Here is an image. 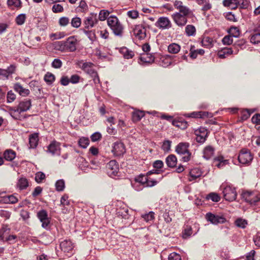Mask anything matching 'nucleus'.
<instances>
[{"mask_svg":"<svg viewBox=\"0 0 260 260\" xmlns=\"http://www.w3.org/2000/svg\"><path fill=\"white\" fill-rule=\"evenodd\" d=\"M107 23L115 36H122L124 28L116 16L111 15L109 17Z\"/></svg>","mask_w":260,"mask_h":260,"instance_id":"obj_1","label":"nucleus"},{"mask_svg":"<svg viewBox=\"0 0 260 260\" xmlns=\"http://www.w3.org/2000/svg\"><path fill=\"white\" fill-rule=\"evenodd\" d=\"M190 144L188 142H180L175 147V152L179 155H185L180 159L183 162H188L190 160L191 153L189 150Z\"/></svg>","mask_w":260,"mask_h":260,"instance_id":"obj_2","label":"nucleus"},{"mask_svg":"<svg viewBox=\"0 0 260 260\" xmlns=\"http://www.w3.org/2000/svg\"><path fill=\"white\" fill-rule=\"evenodd\" d=\"M253 159V156L248 149H242L238 156V160L243 165H249Z\"/></svg>","mask_w":260,"mask_h":260,"instance_id":"obj_3","label":"nucleus"},{"mask_svg":"<svg viewBox=\"0 0 260 260\" xmlns=\"http://www.w3.org/2000/svg\"><path fill=\"white\" fill-rule=\"evenodd\" d=\"M119 170V164L116 160H111L106 165L107 173L110 177L118 176Z\"/></svg>","mask_w":260,"mask_h":260,"instance_id":"obj_4","label":"nucleus"},{"mask_svg":"<svg viewBox=\"0 0 260 260\" xmlns=\"http://www.w3.org/2000/svg\"><path fill=\"white\" fill-rule=\"evenodd\" d=\"M111 152L115 156L120 157L123 156L126 152L124 143L121 141L115 142L113 144Z\"/></svg>","mask_w":260,"mask_h":260,"instance_id":"obj_5","label":"nucleus"},{"mask_svg":"<svg viewBox=\"0 0 260 260\" xmlns=\"http://www.w3.org/2000/svg\"><path fill=\"white\" fill-rule=\"evenodd\" d=\"M66 52H75L77 50L78 40L76 36H70L64 40Z\"/></svg>","mask_w":260,"mask_h":260,"instance_id":"obj_6","label":"nucleus"},{"mask_svg":"<svg viewBox=\"0 0 260 260\" xmlns=\"http://www.w3.org/2000/svg\"><path fill=\"white\" fill-rule=\"evenodd\" d=\"M171 18L175 23L179 27H183L187 23L188 16H185L180 13H174L171 15Z\"/></svg>","mask_w":260,"mask_h":260,"instance_id":"obj_7","label":"nucleus"},{"mask_svg":"<svg viewBox=\"0 0 260 260\" xmlns=\"http://www.w3.org/2000/svg\"><path fill=\"white\" fill-rule=\"evenodd\" d=\"M194 134L196 136V141L199 143L203 144L205 142L208 137V129L204 127H200L194 131Z\"/></svg>","mask_w":260,"mask_h":260,"instance_id":"obj_8","label":"nucleus"},{"mask_svg":"<svg viewBox=\"0 0 260 260\" xmlns=\"http://www.w3.org/2000/svg\"><path fill=\"white\" fill-rule=\"evenodd\" d=\"M155 25L161 29H169L172 27L170 19L167 17H160L155 23Z\"/></svg>","mask_w":260,"mask_h":260,"instance_id":"obj_9","label":"nucleus"},{"mask_svg":"<svg viewBox=\"0 0 260 260\" xmlns=\"http://www.w3.org/2000/svg\"><path fill=\"white\" fill-rule=\"evenodd\" d=\"M205 217L207 221L214 224L223 223L226 221L225 218L223 216L215 215L210 212L207 213Z\"/></svg>","mask_w":260,"mask_h":260,"instance_id":"obj_10","label":"nucleus"},{"mask_svg":"<svg viewBox=\"0 0 260 260\" xmlns=\"http://www.w3.org/2000/svg\"><path fill=\"white\" fill-rule=\"evenodd\" d=\"M46 152L51 153L53 155L55 154L60 155V143L56 142L55 140L52 141L47 146Z\"/></svg>","mask_w":260,"mask_h":260,"instance_id":"obj_11","label":"nucleus"},{"mask_svg":"<svg viewBox=\"0 0 260 260\" xmlns=\"http://www.w3.org/2000/svg\"><path fill=\"white\" fill-rule=\"evenodd\" d=\"M135 36L142 40L146 37V29L143 25H137L133 29Z\"/></svg>","mask_w":260,"mask_h":260,"instance_id":"obj_12","label":"nucleus"},{"mask_svg":"<svg viewBox=\"0 0 260 260\" xmlns=\"http://www.w3.org/2000/svg\"><path fill=\"white\" fill-rule=\"evenodd\" d=\"M98 22L96 19V14L94 13H91L90 16L86 17L84 21L85 25V28L86 29H89L93 27L94 24L97 23Z\"/></svg>","mask_w":260,"mask_h":260,"instance_id":"obj_13","label":"nucleus"},{"mask_svg":"<svg viewBox=\"0 0 260 260\" xmlns=\"http://www.w3.org/2000/svg\"><path fill=\"white\" fill-rule=\"evenodd\" d=\"M93 65V64L92 62H86L83 63L81 67L82 70L91 78L95 77V76H96L97 74H98L95 70L91 68Z\"/></svg>","mask_w":260,"mask_h":260,"instance_id":"obj_14","label":"nucleus"},{"mask_svg":"<svg viewBox=\"0 0 260 260\" xmlns=\"http://www.w3.org/2000/svg\"><path fill=\"white\" fill-rule=\"evenodd\" d=\"M37 216L42 222V227L46 228L50 223L47 212L44 210H41L38 213Z\"/></svg>","mask_w":260,"mask_h":260,"instance_id":"obj_15","label":"nucleus"},{"mask_svg":"<svg viewBox=\"0 0 260 260\" xmlns=\"http://www.w3.org/2000/svg\"><path fill=\"white\" fill-rule=\"evenodd\" d=\"M31 107V100L30 99H24L20 101L18 105V108L20 112H26Z\"/></svg>","mask_w":260,"mask_h":260,"instance_id":"obj_16","label":"nucleus"},{"mask_svg":"<svg viewBox=\"0 0 260 260\" xmlns=\"http://www.w3.org/2000/svg\"><path fill=\"white\" fill-rule=\"evenodd\" d=\"M203 174L201 170L198 168H194L190 170L189 173V181H195L197 178H200Z\"/></svg>","mask_w":260,"mask_h":260,"instance_id":"obj_17","label":"nucleus"},{"mask_svg":"<svg viewBox=\"0 0 260 260\" xmlns=\"http://www.w3.org/2000/svg\"><path fill=\"white\" fill-rule=\"evenodd\" d=\"M60 247L64 252H70L73 249V245L70 240H64L60 243Z\"/></svg>","mask_w":260,"mask_h":260,"instance_id":"obj_18","label":"nucleus"},{"mask_svg":"<svg viewBox=\"0 0 260 260\" xmlns=\"http://www.w3.org/2000/svg\"><path fill=\"white\" fill-rule=\"evenodd\" d=\"M172 124L181 129H185L188 126V123L182 118L172 120Z\"/></svg>","mask_w":260,"mask_h":260,"instance_id":"obj_19","label":"nucleus"},{"mask_svg":"<svg viewBox=\"0 0 260 260\" xmlns=\"http://www.w3.org/2000/svg\"><path fill=\"white\" fill-rule=\"evenodd\" d=\"M39 142V133H35L29 136V148L35 149L38 145Z\"/></svg>","mask_w":260,"mask_h":260,"instance_id":"obj_20","label":"nucleus"},{"mask_svg":"<svg viewBox=\"0 0 260 260\" xmlns=\"http://www.w3.org/2000/svg\"><path fill=\"white\" fill-rule=\"evenodd\" d=\"M215 148L211 145H208L203 150V157L209 160L213 156Z\"/></svg>","mask_w":260,"mask_h":260,"instance_id":"obj_21","label":"nucleus"},{"mask_svg":"<svg viewBox=\"0 0 260 260\" xmlns=\"http://www.w3.org/2000/svg\"><path fill=\"white\" fill-rule=\"evenodd\" d=\"M247 41L245 39H241L234 42L233 46L236 49L235 53L237 54L239 51V48L244 49L246 48Z\"/></svg>","mask_w":260,"mask_h":260,"instance_id":"obj_22","label":"nucleus"},{"mask_svg":"<svg viewBox=\"0 0 260 260\" xmlns=\"http://www.w3.org/2000/svg\"><path fill=\"white\" fill-rule=\"evenodd\" d=\"M177 159L174 154H170L166 158V163L167 166L170 168H174L176 167Z\"/></svg>","mask_w":260,"mask_h":260,"instance_id":"obj_23","label":"nucleus"},{"mask_svg":"<svg viewBox=\"0 0 260 260\" xmlns=\"http://www.w3.org/2000/svg\"><path fill=\"white\" fill-rule=\"evenodd\" d=\"M234 51L232 48L225 47L219 50L217 55L220 58H225L228 56L233 53Z\"/></svg>","mask_w":260,"mask_h":260,"instance_id":"obj_24","label":"nucleus"},{"mask_svg":"<svg viewBox=\"0 0 260 260\" xmlns=\"http://www.w3.org/2000/svg\"><path fill=\"white\" fill-rule=\"evenodd\" d=\"M140 60L144 63H152L154 62L155 57L152 54L146 53L141 55Z\"/></svg>","mask_w":260,"mask_h":260,"instance_id":"obj_25","label":"nucleus"},{"mask_svg":"<svg viewBox=\"0 0 260 260\" xmlns=\"http://www.w3.org/2000/svg\"><path fill=\"white\" fill-rule=\"evenodd\" d=\"M16 156L15 151L12 149H7L3 153L4 158L7 161H12Z\"/></svg>","mask_w":260,"mask_h":260,"instance_id":"obj_26","label":"nucleus"},{"mask_svg":"<svg viewBox=\"0 0 260 260\" xmlns=\"http://www.w3.org/2000/svg\"><path fill=\"white\" fill-rule=\"evenodd\" d=\"M145 116L143 111L137 110L132 112V120L134 122L139 121Z\"/></svg>","mask_w":260,"mask_h":260,"instance_id":"obj_27","label":"nucleus"},{"mask_svg":"<svg viewBox=\"0 0 260 260\" xmlns=\"http://www.w3.org/2000/svg\"><path fill=\"white\" fill-rule=\"evenodd\" d=\"M223 195H229L231 194H234V195H237L236 188L233 187L232 185H226L223 188L222 191Z\"/></svg>","mask_w":260,"mask_h":260,"instance_id":"obj_28","label":"nucleus"},{"mask_svg":"<svg viewBox=\"0 0 260 260\" xmlns=\"http://www.w3.org/2000/svg\"><path fill=\"white\" fill-rule=\"evenodd\" d=\"M18 199L16 196H3L0 201L5 204H14L18 201Z\"/></svg>","mask_w":260,"mask_h":260,"instance_id":"obj_29","label":"nucleus"},{"mask_svg":"<svg viewBox=\"0 0 260 260\" xmlns=\"http://www.w3.org/2000/svg\"><path fill=\"white\" fill-rule=\"evenodd\" d=\"M202 46L207 48H210L213 47V40L209 37H204L202 41Z\"/></svg>","mask_w":260,"mask_h":260,"instance_id":"obj_30","label":"nucleus"},{"mask_svg":"<svg viewBox=\"0 0 260 260\" xmlns=\"http://www.w3.org/2000/svg\"><path fill=\"white\" fill-rule=\"evenodd\" d=\"M78 143L80 147L85 149L89 144V139L88 137H81L79 139Z\"/></svg>","mask_w":260,"mask_h":260,"instance_id":"obj_31","label":"nucleus"},{"mask_svg":"<svg viewBox=\"0 0 260 260\" xmlns=\"http://www.w3.org/2000/svg\"><path fill=\"white\" fill-rule=\"evenodd\" d=\"M168 50L172 54L177 53L180 50V46L176 43H172L168 46Z\"/></svg>","mask_w":260,"mask_h":260,"instance_id":"obj_32","label":"nucleus"},{"mask_svg":"<svg viewBox=\"0 0 260 260\" xmlns=\"http://www.w3.org/2000/svg\"><path fill=\"white\" fill-rule=\"evenodd\" d=\"M196 29L194 25L188 24L186 26L185 33L187 36H194L196 35Z\"/></svg>","mask_w":260,"mask_h":260,"instance_id":"obj_33","label":"nucleus"},{"mask_svg":"<svg viewBox=\"0 0 260 260\" xmlns=\"http://www.w3.org/2000/svg\"><path fill=\"white\" fill-rule=\"evenodd\" d=\"M44 80L48 85H51L55 80V76L50 72H47L44 77Z\"/></svg>","mask_w":260,"mask_h":260,"instance_id":"obj_34","label":"nucleus"},{"mask_svg":"<svg viewBox=\"0 0 260 260\" xmlns=\"http://www.w3.org/2000/svg\"><path fill=\"white\" fill-rule=\"evenodd\" d=\"M228 32L233 37L238 38L240 34V30L238 27L232 26L228 29Z\"/></svg>","mask_w":260,"mask_h":260,"instance_id":"obj_35","label":"nucleus"},{"mask_svg":"<svg viewBox=\"0 0 260 260\" xmlns=\"http://www.w3.org/2000/svg\"><path fill=\"white\" fill-rule=\"evenodd\" d=\"M148 176L142 174H140L135 178V181L136 182L140 183L141 184L145 186L147 183Z\"/></svg>","mask_w":260,"mask_h":260,"instance_id":"obj_36","label":"nucleus"},{"mask_svg":"<svg viewBox=\"0 0 260 260\" xmlns=\"http://www.w3.org/2000/svg\"><path fill=\"white\" fill-rule=\"evenodd\" d=\"M28 186V180L25 178H21L17 183V186L20 189H25Z\"/></svg>","mask_w":260,"mask_h":260,"instance_id":"obj_37","label":"nucleus"},{"mask_svg":"<svg viewBox=\"0 0 260 260\" xmlns=\"http://www.w3.org/2000/svg\"><path fill=\"white\" fill-rule=\"evenodd\" d=\"M54 46L55 49L61 52H66L64 41H57L54 42Z\"/></svg>","mask_w":260,"mask_h":260,"instance_id":"obj_38","label":"nucleus"},{"mask_svg":"<svg viewBox=\"0 0 260 260\" xmlns=\"http://www.w3.org/2000/svg\"><path fill=\"white\" fill-rule=\"evenodd\" d=\"M55 189L57 191H62L65 188V182L63 179L58 180L55 184Z\"/></svg>","mask_w":260,"mask_h":260,"instance_id":"obj_39","label":"nucleus"},{"mask_svg":"<svg viewBox=\"0 0 260 260\" xmlns=\"http://www.w3.org/2000/svg\"><path fill=\"white\" fill-rule=\"evenodd\" d=\"M250 38V42L253 44H260V31L256 32Z\"/></svg>","mask_w":260,"mask_h":260,"instance_id":"obj_40","label":"nucleus"},{"mask_svg":"<svg viewBox=\"0 0 260 260\" xmlns=\"http://www.w3.org/2000/svg\"><path fill=\"white\" fill-rule=\"evenodd\" d=\"M117 215L122 218L127 219L128 217V210L124 208H120L117 211Z\"/></svg>","mask_w":260,"mask_h":260,"instance_id":"obj_41","label":"nucleus"},{"mask_svg":"<svg viewBox=\"0 0 260 260\" xmlns=\"http://www.w3.org/2000/svg\"><path fill=\"white\" fill-rule=\"evenodd\" d=\"M163 178V176L159 179V180L157 181L155 179H151L150 177L148 176L147 183L145 184L146 187H153L156 185L159 181H160Z\"/></svg>","mask_w":260,"mask_h":260,"instance_id":"obj_42","label":"nucleus"},{"mask_svg":"<svg viewBox=\"0 0 260 260\" xmlns=\"http://www.w3.org/2000/svg\"><path fill=\"white\" fill-rule=\"evenodd\" d=\"M26 18V17L25 14H20L15 19L16 23L18 25H21L24 23Z\"/></svg>","mask_w":260,"mask_h":260,"instance_id":"obj_43","label":"nucleus"},{"mask_svg":"<svg viewBox=\"0 0 260 260\" xmlns=\"http://www.w3.org/2000/svg\"><path fill=\"white\" fill-rule=\"evenodd\" d=\"M110 12L107 10H102L100 11L99 15V19L101 21H104L106 19H108Z\"/></svg>","mask_w":260,"mask_h":260,"instance_id":"obj_44","label":"nucleus"},{"mask_svg":"<svg viewBox=\"0 0 260 260\" xmlns=\"http://www.w3.org/2000/svg\"><path fill=\"white\" fill-rule=\"evenodd\" d=\"M83 32L87 36L89 39L93 42L96 39V37L94 30H86L84 29Z\"/></svg>","mask_w":260,"mask_h":260,"instance_id":"obj_45","label":"nucleus"},{"mask_svg":"<svg viewBox=\"0 0 260 260\" xmlns=\"http://www.w3.org/2000/svg\"><path fill=\"white\" fill-rule=\"evenodd\" d=\"M172 141L169 140H166L162 142L161 149L165 152H169L171 150Z\"/></svg>","mask_w":260,"mask_h":260,"instance_id":"obj_46","label":"nucleus"},{"mask_svg":"<svg viewBox=\"0 0 260 260\" xmlns=\"http://www.w3.org/2000/svg\"><path fill=\"white\" fill-rule=\"evenodd\" d=\"M179 12L183 15L188 16L190 14H192V11L186 6H182L179 9Z\"/></svg>","mask_w":260,"mask_h":260,"instance_id":"obj_47","label":"nucleus"},{"mask_svg":"<svg viewBox=\"0 0 260 260\" xmlns=\"http://www.w3.org/2000/svg\"><path fill=\"white\" fill-rule=\"evenodd\" d=\"M7 4L9 6H15L16 8H21V2L20 0H8Z\"/></svg>","mask_w":260,"mask_h":260,"instance_id":"obj_48","label":"nucleus"},{"mask_svg":"<svg viewBox=\"0 0 260 260\" xmlns=\"http://www.w3.org/2000/svg\"><path fill=\"white\" fill-rule=\"evenodd\" d=\"M71 25L75 28H78L81 24V19L80 18L76 17L72 18L71 20Z\"/></svg>","mask_w":260,"mask_h":260,"instance_id":"obj_49","label":"nucleus"},{"mask_svg":"<svg viewBox=\"0 0 260 260\" xmlns=\"http://www.w3.org/2000/svg\"><path fill=\"white\" fill-rule=\"evenodd\" d=\"M235 224L237 226L244 229L247 225V221L246 220L238 218L235 221Z\"/></svg>","mask_w":260,"mask_h":260,"instance_id":"obj_50","label":"nucleus"},{"mask_svg":"<svg viewBox=\"0 0 260 260\" xmlns=\"http://www.w3.org/2000/svg\"><path fill=\"white\" fill-rule=\"evenodd\" d=\"M222 42L224 45H230L231 44H234L233 37L231 35H228L224 36L222 40Z\"/></svg>","mask_w":260,"mask_h":260,"instance_id":"obj_51","label":"nucleus"},{"mask_svg":"<svg viewBox=\"0 0 260 260\" xmlns=\"http://www.w3.org/2000/svg\"><path fill=\"white\" fill-rule=\"evenodd\" d=\"M142 217L147 222L151 221L154 218V213L152 211H150L147 214L142 215Z\"/></svg>","mask_w":260,"mask_h":260,"instance_id":"obj_52","label":"nucleus"},{"mask_svg":"<svg viewBox=\"0 0 260 260\" xmlns=\"http://www.w3.org/2000/svg\"><path fill=\"white\" fill-rule=\"evenodd\" d=\"M52 6V10L54 13L62 12L64 10L63 6L60 4L54 3Z\"/></svg>","mask_w":260,"mask_h":260,"instance_id":"obj_53","label":"nucleus"},{"mask_svg":"<svg viewBox=\"0 0 260 260\" xmlns=\"http://www.w3.org/2000/svg\"><path fill=\"white\" fill-rule=\"evenodd\" d=\"M241 119L242 121H245L250 117V114L246 109H242L240 112Z\"/></svg>","mask_w":260,"mask_h":260,"instance_id":"obj_54","label":"nucleus"},{"mask_svg":"<svg viewBox=\"0 0 260 260\" xmlns=\"http://www.w3.org/2000/svg\"><path fill=\"white\" fill-rule=\"evenodd\" d=\"M102 136L100 132H96L92 134L90 136L92 142H95L101 140Z\"/></svg>","mask_w":260,"mask_h":260,"instance_id":"obj_55","label":"nucleus"},{"mask_svg":"<svg viewBox=\"0 0 260 260\" xmlns=\"http://www.w3.org/2000/svg\"><path fill=\"white\" fill-rule=\"evenodd\" d=\"M45 178V175L44 173L42 172H38L35 175V181L37 183H41L42 182V180H44Z\"/></svg>","mask_w":260,"mask_h":260,"instance_id":"obj_56","label":"nucleus"},{"mask_svg":"<svg viewBox=\"0 0 260 260\" xmlns=\"http://www.w3.org/2000/svg\"><path fill=\"white\" fill-rule=\"evenodd\" d=\"M62 62L59 58L54 59L51 63V66L53 68L59 69L62 67Z\"/></svg>","mask_w":260,"mask_h":260,"instance_id":"obj_57","label":"nucleus"},{"mask_svg":"<svg viewBox=\"0 0 260 260\" xmlns=\"http://www.w3.org/2000/svg\"><path fill=\"white\" fill-rule=\"evenodd\" d=\"M16 99V95L12 90L8 92L7 95V102L9 103L13 102Z\"/></svg>","mask_w":260,"mask_h":260,"instance_id":"obj_58","label":"nucleus"},{"mask_svg":"<svg viewBox=\"0 0 260 260\" xmlns=\"http://www.w3.org/2000/svg\"><path fill=\"white\" fill-rule=\"evenodd\" d=\"M20 111L17 112H10L11 116L16 120H22V115H21Z\"/></svg>","mask_w":260,"mask_h":260,"instance_id":"obj_59","label":"nucleus"},{"mask_svg":"<svg viewBox=\"0 0 260 260\" xmlns=\"http://www.w3.org/2000/svg\"><path fill=\"white\" fill-rule=\"evenodd\" d=\"M70 22V19L67 17H62L59 19V24L61 26L67 25Z\"/></svg>","mask_w":260,"mask_h":260,"instance_id":"obj_60","label":"nucleus"},{"mask_svg":"<svg viewBox=\"0 0 260 260\" xmlns=\"http://www.w3.org/2000/svg\"><path fill=\"white\" fill-rule=\"evenodd\" d=\"M17 237L16 235H10L5 239L4 241H7L10 244H14L16 242Z\"/></svg>","mask_w":260,"mask_h":260,"instance_id":"obj_61","label":"nucleus"},{"mask_svg":"<svg viewBox=\"0 0 260 260\" xmlns=\"http://www.w3.org/2000/svg\"><path fill=\"white\" fill-rule=\"evenodd\" d=\"M17 66L15 64H12L7 68L9 76L15 73L16 71Z\"/></svg>","mask_w":260,"mask_h":260,"instance_id":"obj_62","label":"nucleus"},{"mask_svg":"<svg viewBox=\"0 0 260 260\" xmlns=\"http://www.w3.org/2000/svg\"><path fill=\"white\" fill-rule=\"evenodd\" d=\"M251 122L256 125L260 124V114L256 113L251 118Z\"/></svg>","mask_w":260,"mask_h":260,"instance_id":"obj_63","label":"nucleus"},{"mask_svg":"<svg viewBox=\"0 0 260 260\" xmlns=\"http://www.w3.org/2000/svg\"><path fill=\"white\" fill-rule=\"evenodd\" d=\"M169 260H181V256L176 252L170 253L168 257Z\"/></svg>","mask_w":260,"mask_h":260,"instance_id":"obj_64","label":"nucleus"}]
</instances>
